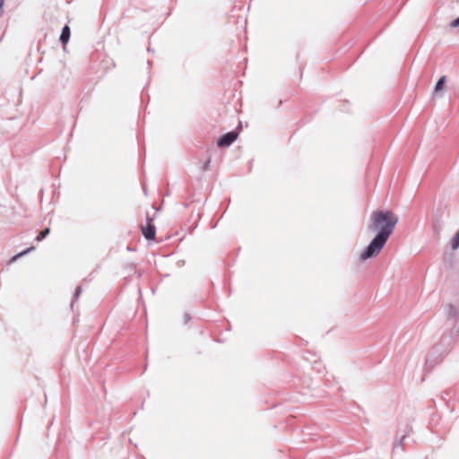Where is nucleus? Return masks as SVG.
Wrapping results in <instances>:
<instances>
[{"label":"nucleus","mask_w":459,"mask_h":459,"mask_svg":"<svg viewBox=\"0 0 459 459\" xmlns=\"http://www.w3.org/2000/svg\"><path fill=\"white\" fill-rule=\"evenodd\" d=\"M49 233V230L48 229H46L44 230H42L39 237L37 238L38 240H41L43 239L44 238H46V236Z\"/></svg>","instance_id":"obj_7"},{"label":"nucleus","mask_w":459,"mask_h":459,"mask_svg":"<svg viewBox=\"0 0 459 459\" xmlns=\"http://www.w3.org/2000/svg\"><path fill=\"white\" fill-rule=\"evenodd\" d=\"M451 26L454 28L459 27V17L451 22Z\"/></svg>","instance_id":"obj_8"},{"label":"nucleus","mask_w":459,"mask_h":459,"mask_svg":"<svg viewBox=\"0 0 459 459\" xmlns=\"http://www.w3.org/2000/svg\"><path fill=\"white\" fill-rule=\"evenodd\" d=\"M142 230H143V234L146 239L150 240V239L154 238L155 229L150 223L143 226Z\"/></svg>","instance_id":"obj_3"},{"label":"nucleus","mask_w":459,"mask_h":459,"mask_svg":"<svg viewBox=\"0 0 459 459\" xmlns=\"http://www.w3.org/2000/svg\"><path fill=\"white\" fill-rule=\"evenodd\" d=\"M69 39H70V28L67 25H65L62 30L60 40L63 44L65 45L68 42Z\"/></svg>","instance_id":"obj_4"},{"label":"nucleus","mask_w":459,"mask_h":459,"mask_svg":"<svg viewBox=\"0 0 459 459\" xmlns=\"http://www.w3.org/2000/svg\"><path fill=\"white\" fill-rule=\"evenodd\" d=\"M459 247V231L455 236L453 241H452V248L456 249Z\"/></svg>","instance_id":"obj_6"},{"label":"nucleus","mask_w":459,"mask_h":459,"mask_svg":"<svg viewBox=\"0 0 459 459\" xmlns=\"http://www.w3.org/2000/svg\"><path fill=\"white\" fill-rule=\"evenodd\" d=\"M398 221V216L389 210H377L372 212L368 229L375 236L368 246L359 254L361 262L379 255Z\"/></svg>","instance_id":"obj_1"},{"label":"nucleus","mask_w":459,"mask_h":459,"mask_svg":"<svg viewBox=\"0 0 459 459\" xmlns=\"http://www.w3.org/2000/svg\"><path fill=\"white\" fill-rule=\"evenodd\" d=\"M445 82H446V81H445V78H444V77L440 78V79L437 81V84H436V86H435V91H436V92L443 91H444V88H445Z\"/></svg>","instance_id":"obj_5"},{"label":"nucleus","mask_w":459,"mask_h":459,"mask_svg":"<svg viewBox=\"0 0 459 459\" xmlns=\"http://www.w3.org/2000/svg\"><path fill=\"white\" fill-rule=\"evenodd\" d=\"M238 137L236 133L230 132L221 136L218 141V145L221 147L229 146Z\"/></svg>","instance_id":"obj_2"}]
</instances>
